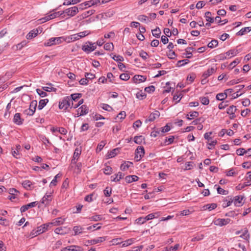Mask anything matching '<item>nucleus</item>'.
<instances>
[{"mask_svg": "<svg viewBox=\"0 0 251 251\" xmlns=\"http://www.w3.org/2000/svg\"><path fill=\"white\" fill-rule=\"evenodd\" d=\"M96 49L95 43H92L90 41L86 42L82 46V50L86 53H89L95 50Z\"/></svg>", "mask_w": 251, "mask_h": 251, "instance_id": "f257e3e1", "label": "nucleus"}, {"mask_svg": "<svg viewBox=\"0 0 251 251\" xmlns=\"http://www.w3.org/2000/svg\"><path fill=\"white\" fill-rule=\"evenodd\" d=\"M62 15V11L54 12L46 15L45 17L40 19L39 21H41V23H43Z\"/></svg>", "mask_w": 251, "mask_h": 251, "instance_id": "f03ea898", "label": "nucleus"}, {"mask_svg": "<svg viewBox=\"0 0 251 251\" xmlns=\"http://www.w3.org/2000/svg\"><path fill=\"white\" fill-rule=\"evenodd\" d=\"M71 99L69 97L63 98L61 101L59 102V108L60 109L66 110L71 106Z\"/></svg>", "mask_w": 251, "mask_h": 251, "instance_id": "7ed1b4c3", "label": "nucleus"}, {"mask_svg": "<svg viewBox=\"0 0 251 251\" xmlns=\"http://www.w3.org/2000/svg\"><path fill=\"white\" fill-rule=\"evenodd\" d=\"M62 38L59 37H53L50 38L47 42H45L44 45L45 47H50L54 45H58L61 43V40Z\"/></svg>", "mask_w": 251, "mask_h": 251, "instance_id": "20e7f679", "label": "nucleus"}, {"mask_svg": "<svg viewBox=\"0 0 251 251\" xmlns=\"http://www.w3.org/2000/svg\"><path fill=\"white\" fill-rule=\"evenodd\" d=\"M145 154L144 148L142 146H139L135 150V160L136 161H140Z\"/></svg>", "mask_w": 251, "mask_h": 251, "instance_id": "39448f33", "label": "nucleus"}, {"mask_svg": "<svg viewBox=\"0 0 251 251\" xmlns=\"http://www.w3.org/2000/svg\"><path fill=\"white\" fill-rule=\"evenodd\" d=\"M78 13L77 6H73L62 11V14H66L70 17H74Z\"/></svg>", "mask_w": 251, "mask_h": 251, "instance_id": "423d86ee", "label": "nucleus"}, {"mask_svg": "<svg viewBox=\"0 0 251 251\" xmlns=\"http://www.w3.org/2000/svg\"><path fill=\"white\" fill-rule=\"evenodd\" d=\"M37 102L36 100H33L30 104L28 109L26 110L25 112L29 116H32L34 113L37 106Z\"/></svg>", "mask_w": 251, "mask_h": 251, "instance_id": "0eeeda50", "label": "nucleus"}, {"mask_svg": "<svg viewBox=\"0 0 251 251\" xmlns=\"http://www.w3.org/2000/svg\"><path fill=\"white\" fill-rule=\"evenodd\" d=\"M231 220L230 219H217L214 221V224L218 226H223L227 225L230 223Z\"/></svg>", "mask_w": 251, "mask_h": 251, "instance_id": "6e6552de", "label": "nucleus"}, {"mask_svg": "<svg viewBox=\"0 0 251 251\" xmlns=\"http://www.w3.org/2000/svg\"><path fill=\"white\" fill-rule=\"evenodd\" d=\"M147 79V77L144 75H135L133 78V82L135 83H140L145 81Z\"/></svg>", "mask_w": 251, "mask_h": 251, "instance_id": "1a4fd4ad", "label": "nucleus"}, {"mask_svg": "<svg viewBox=\"0 0 251 251\" xmlns=\"http://www.w3.org/2000/svg\"><path fill=\"white\" fill-rule=\"evenodd\" d=\"M237 109L236 106L234 105L230 106L227 109L226 113L230 115V119H233L235 118V113Z\"/></svg>", "mask_w": 251, "mask_h": 251, "instance_id": "9d476101", "label": "nucleus"}, {"mask_svg": "<svg viewBox=\"0 0 251 251\" xmlns=\"http://www.w3.org/2000/svg\"><path fill=\"white\" fill-rule=\"evenodd\" d=\"M88 112V108L86 105H82L77 110V117L86 115Z\"/></svg>", "mask_w": 251, "mask_h": 251, "instance_id": "9b49d317", "label": "nucleus"}, {"mask_svg": "<svg viewBox=\"0 0 251 251\" xmlns=\"http://www.w3.org/2000/svg\"><path fill=\"white\" fill-rule=\"evenodd\" d=\"M37 204V201H34L31 203H29L27 204L23 205L21 208L20 211L21 213H23L27 210L29 208L35 207Z\"/></svg>", "mask_w": 251, "mask_h": 251, "instance_id": "f8f14e48", "label": "nucleus"}, {"mask_svg": "<svg viewBox=\"0 0 251 251\" xmlns=\"http://www.w3.org/2000/svg\"><path fill=\"white\" fill-rule=\"evenodd\" d=\"M217 68L215 67H212L211 68L207 69L206 71H205L202 75V77L204 78H207L216 72Z\"/></svg>", "mask_w": 251, "mask_h": 251, "instance_id": "ddd939ff", "label": "nucleus"}, {"mask_svg": "<svg viewBox=\"0 0 251 251\" xmlns=\"http://www.w3.org/2000/svg\"><path fill=\"white\" fill-rule=\"evenodd\" d=\"M125 176V174L122 172H118L117 174H115L114 176H112L110 177L111 181L114 182H118L121 179H122Z\"/></svg>", "mask_w": 251, "mask_h": 251, "instance_id": "4468645a", "label": "nucleus"}, {"mask_svg": "<svg viewBox=\"0 0 251 251\" xmlns=\"http://www.w3.org/2000/svg\"><path fill=\"white\" fill-rule=\"evenodd\" d=\"M160 115V113L158 111H155L154 112L151 113L149 116L148 118L146 120L145 122H152L156 118H158Z\"/></svg>", "mask_w": 251, "mask_h": 251, "instance_id": "2eb2a0df", "label": "nucleus"}, {"mask_svg": "<svg viewBox=\"0 0 251 251\" xmlns=\"http://www.w3.org/2000/svg\"><path fill=\"white\" fill-rule=\"evenodd\" d=\"M52 199V196L51 194L48 195L46 194L42 199L41 202L45 205H48L51 201Z\"/></svg>", "mask_w": 251, "mask_h": 251, "instance_id": "dca6fc26", "label": "nucleus"}, {"mask_svg": "<svg viewBox=\"0 0 251 251\" xmlns=\"http://www.w3.org/2000/svg\"><path fill=\"white\" fill-rule=\"evenodd\" d=\"M243 199V197L237 196H236L234 198V200L232 201H234V203L235 206H240L243 203V202H242Z\"/></svg>", "mask_w": 251, "mask_h": 251, "instance_id": "f3484780", "label": "nucleus"}, {"mask_svg": "<svg viewBox=\"0 0 251 251\" xmlns=\"http://www.w3.org/2000/svg\"><path fill=\"white\" fill-rule=\"evenodd\" d=\"M39 33V31L37 29H34L30 31L26 35L27 39H30L33 37H36Z\"/></svg>", "mask_w": 251, "mask_h": 251, "instance_id": "a211bd4d", "label": "nucleus"}, {"mask_svg": "<svg viewBox=\"0 0 251 251\" xmlns=\"http://www.w3.org/2000/svg\"><path fill=\"white\" fill-rule=\"evenodd\" d=\"M241 51L240 49H233L230 50L226 52V54L227 56H230V57H233L236 55Z\"/></svg>", "mask_w": 251, "mask_h": 251, "instance_id": "6ab92c4d", "label": "nucleus"}, {"mask_svg": "<svg viewBox=\"0 0 251 251\" xmlns=\"http://www.w3.org/2000/svg\"><path fill=\"white\" fill-rule=\"evenodd\" d=\"M106 240V237H100L96 239H92L90 241H88L89 243L92 245L96 244L99 243H101L104 241Z\"/></svg>", "mask_w": 251, "mask_h": 251, "instance_id": "aec40b11", "label": "nucleus"}, {"mask_svg": "<svg viewBox=\"0 0 251 251\" xmlns=\"http://www.w3.org/2000/svg\"><path fill=\"white\" fill-rule=\"evenodd\" d=\"M23 120H22L21 118V115L20 113H16L14 116L13 122L14 123L17 125H21L23 123Z\"/></svg>", "mask_w": 251, "mask_h": 251, "instance_id": "412c9836", "label": "nucleus"}, {"mask_svg": "<svg viewBox=\"0 0 251 251\" xmlns=\"http://www.w3.org/2000/svg\"><path fill=\"white\" fill-rule=\"evenodd\" d=\"M138 179L139 177L135 175L128 176L125 177V180L127 183H131L134 181H136Z\"/></svg>", "mask_w": 251, "mask_h": 251, "instance_id": "4be33fe9", "label": "nucleus"}, {"mask_svg": "<svg viewBox=\"0 0 251 251\" xmlns=\"http://www.w3.org/2000/svg\"><path fill=\"white\" fill-rule=\"evenodd\" d=\"M132 165V163L130 161H125L120 166L121 170L125 171L128 169L130 166Z\"/></svg>", "mask_w": 251, "mask_h": 251, "instance_id": "5701e85b", "label": "nucleus"}, {"mask_svg": "<svg viewBox=\"0 0 251 251\" xmlns=\"http://www.w3.org/2000/svg\"><path fill=\"white\" fill-rule=\"evenodd\" d=\"M251 30V27H246L242 28L239 31H238L236 34L238 36H242L244 35L247 32H250Z\"/></svg>", "mask_w": 251, "mask_h": 251, "instance_id": "b1692460", "label": "nucleus"}, {"mask_svg": "<svg viewBox=\"0 0 251 251\" xmlns=\"http://www.w3.org/2000/svg\"><path fill=\"white\" fill-rule=\"evenodd\" d=\"M48 86L42 87V89L45 92H56V88L53 87L51 83L47 84Z\"/></svg>", "mask_w": 251, "mask_h": 251, "instance_id": "393cba45", "label": "nucleus"}, {"mask_svg": "<svg viewBox=\"0 0 251 251\" xmlns=\"http://www.w3.org/2000/svg\"><path fill=\"white\" fill-rule=\"evenodd\" d=\"M81 153V151L78 149H76L73 155V158L72 160V163L76 164V161H75V159L76 158L78 159L79 155H80Z\"/></svg>", "mask_w": 251, "mask_h": 251, "instance_id": "a878e982", "label": "nucleus"}, {"mask_svg": "<svg viewBox=\"0 0 251 251\" xmlns=\"http://www.w3.org/2000/svg\"><path fill=\"white\" fill-rule=\"evenodd\" d=\"M64 219H63L61 217H59L54 219L52 221V222H51V224H52V225L57 226L62 224L64 222Z\"/></svg>", "mask_w": 251, "mask_h": 251, "instance_id": "bb28decb", "label": "nucleus"}, {"mask_svg": "<svg viewBox=\"0 0 251 251\" xmlns=\"http://www.w3.org/2000/svg\"><path fill=\"white\" fill-rule=\"evenodd\" d=\"M135 241V238H130L125 241L122 242V247H127L132 245Z\"/></svg>", "mask_w": 251, "mask_h": 251, "instance_id": "cd10ccee", "label": "nucleus"}, {"mask_svg": "<svg viewBox=\"0 0 251 251\" xmlns=\"http://www.w3.org/2000/svg\"><path fill=\"white\" fill-rule=\"evenodd\" d=\"M199 112L197 111H193L189 113V114H187V119L188 120H192L195 118H197L199 116Z\"/></svg>", "mask_w": 251, "mask_h": 251, "instance_id": "c85d7f7f", "label": "nucleus"}, {"mask_svg": "<svg viewBox=\"0 0 251 251\" xmlns=\"http://www.w3.org/2000/svg\"><path fill=\"white\" fill-rule=\"evenodd\" d=\"M49 101V100L47 99L41 100L39 101L38 108L39 110H41L46 105L47 103Z\"/></svg>", "mask_w": 251, "mask_h": 251, "instance_id": "c756f323", "label": "nucleus"}, {"mask_svg": "<svg viewBox=\"0 0 251 251\" xmlns=\"http://www.w3.org/2000/svg\"><path fill=\"white\" fill-rule=\"evenodd\" d=\"M226 92L219 93L216 95V99L219 100H223L227 98Z\"/></svg>", "mask_w": 251, "mask_h": 251, "instance_id": "7c9ffc66", "label": "nucleus"}, {"mask_svg": "<svg viewBox=\"0 0 251 251\" xmlns=\"http://www.w3.org/2000/svg\"><path fill=\"white\" fill-rule=\"evenodd\" d=\"M32 185V183L28 180H25L22 183L23 187L26 189H30Z\"/></svg>", "mask_w": 251, "mask_h": 251, "instance_id": "2f4dec72", "label": "nucleus"}, {"mask_svg": "<svg viewBox=\"0 0 251 251\" xmlns=\"http://www.w3.org/2000/svg\"><path fill=\"white\" fill-rule=\"evenodd\" d=\"M82 96L81 94L79 93H75L71 95V102H72V104L73 105V100H76L77 99H79Z\"/></svg>", "mask_w": 251, "mask_h": 251, "instance_id": "473e14b6", "label": "nucleus"}, {"mask_svg": "<svg viewBox=\"0 0 251 251\" xmlns=\"http://www.w3.org/2000/svg\"><path fill=\"white\" fill-rule=\"evenodd\" d=\"M83 229L84 228L80 226H75L73 228V230L75 232V235L81 233Z\"/></svg>", "mask_w": 251, "mask_h": 251, "instance_id": "72a5a7b5", "label": "nucleus"}, {"mask_svg": "<svg viewBox=\"0 0 251 251\" xmlns=\"http://www.w3.org/2000/svg\"><path fill=\"white\" fill-rule=\"evenodd\" d=\"M95 12V10L94 9H91L90 10H88L87 11H85L84 13H83L81 15V16L83 19L86 18L89 16L93 14Z\"/></svg>", "mask_w": 251, "mask_h": 251, "instance_id": "f704fd0d", "label": "nucleus"}, {"mask_svg": "<svg viewBox=\"0 0 251 251\" xmlns=\"http://www.w3.org/2000/svg\"><path fill=\"white\" fill-rule=\"evenodd\" d=\"M40 139L43 143L46 145L48 146V144H50L51 143L50 142L49 140L44 135H40L39 136Z\"/></svg>", "mask_w": 251, "mask_h": 251, "instance_id": "c9c22d12", "label": "nucleus"}, {"mask_svg": "<svg viewBox=\"0 0 251 251\" xmlns=\"http://www.w3.org/2000/svg\"><path fill=\"white\" fill-rule=\"evenodd\" d=\"M205 17L206 20L211 23H213L214 22V19L211 17V13L208 11L205 14Z\"/></svg>", "mask_w": 251, "mask_h": 251, "instance_id": "e433bc0d", "label": "nucleus"}, {"mask_svg": "<svg viewBox=\"0 0 251 251\" xmlns=\"http://www.w3.org/2000/svg\"><path fill=\"white\" fill-rule=\"evenodd\" d=\"M144 140V137L142 136H136L134 138V141L135 143L138 144H141Z\"/></svg>", "mask_w": 251, "mask_h": 251, "instance_id": "4c0bfd02", "label": "nucleus"}, {"mask_svg": "<svg viewBox=\"0 0 251 251\" xmlns=\"http://www.w3.org/2000/svg\"><path fill=\"white\" fill-rule=\"evenodd\" d=\"M152 35L156 38H159L160 34H161V30L159 27H156L155 29L152 30L151 31Z\"/></svg>", "mask_w": 251, "mask_h": 251, "instance_id": "58836bf2", "label": "nucleus"}, {"mask_svg": "<svg viewBox=\"0 0 251 251\" xmlns=\"http://www.w3.org/2000/svg\"><path fill=\"white\" fill-rule=\"evenodd\" d=\"M89 219L90 221L97 222L102 220V217L100 215H96L90 217Z\"/></svg>", "mask_w": 251, "mask_h": 251, "instance_id": "ea45409f", "label": "nucleus"}, {"mask_svg": "<svg viewBox=\"0 0 251 251\" xmlns=\"http://www.w3.org/2000/svg\"><path fill=\"white\" fill-rule=\"evenodd\" d=\"M118 149H114L112 151H111L110 152H108V154L107 155V156L108 158H112L114 157L118 153Z\"/></svg>", "mask_w": 251, "mask_h": 251, "instance_id": "a19ab883", "label": "nucleus"}, {"mask_svg": "<svg viewBox=\"0 0 251 251\" xmlns=\"http://www.w3.org/2000/svg\"><path fill=\"white\" fill-rule=\"evenodd\" d=\"M204 235L202 234H198L196 235L192 239V242L199 241L203 239Z\"/></svg>", "mask_w": 251, "mask_h": 251, "instance_id": "79ce46f5", "label": "nucleus"}, {"mask_svg": "<svg viewBox=\"0 0 251 251\" xmlns=\"http://www.w3.org/2000/svg\"><path fill=\"white\" fill-rule=\"evenodd\" d=\"M240 237L246 240H248V239L250 238V235L248 233V231L247 228H244V231L243 233L241 235Z\"/></svg>", "mask_w": 251, "mask_h": 251, "instance_id": "37998d69", "label": "nucleus"}, {"mask_svg": "<svg viewBox=\"0 0 251 251\" xmlns=\"http://www.w3.org/2000/svg\"><path fill=\"white\" fill-rule=\"evenodd\" d=\"M90 33H91V32L90 31L85 30L84 31L79 32L78 33H77V35L78 36L79 39H80V38H83V37L86 36L87 35L90 34Z\"/></svg>", "mask_w": 251, "mask_h": 251, "instance_id": "c03bdc74", "label": "nucleus"}, {"mask_svg": "<svg viewBox=\"0 0 251 251\" xmlns=\"http://www.w3.org/2000/svg\"><path fill=\"white\" fill-rule=\"evenodd\" d=\"M193 48L189 47L186 49L185 51L186 53H184V55L186 56V57L187 58H191L192 57V53L190 51L191 50H192Z\"/></svg>", "mask_w": 251, "mask_h": 251, "instance_id": "a18cd8bd", "label": "nucleus"}, {"mask_svg": "<svg viewBox=\"0 0 251 251\" xmlns=\"http://www.w3.org/2000/svg\"><path fill=\"white\" fill-rule=\"evenodd\" d=\"M112 169L109 166H106L103 169V173L106 175H110L112 174Z\"/></svg>", "mask_w": 251, "mask_h": 251, "instance_id": "49530a36", "label": "nucleus"}, {"mask_svg": "<svg viewBox=\"0 0 251 251\" xmlns=\"http://www.w3.org/2000/svg\"><path fill=\"white\" fill-rule=\"evenodd\" d=\"M69 250V251H83L82 249L80 247L77 246H70Z\"/></svg>", "mask_w": 251, "mask_h": 251, "instance_id": "de8ad7c7", "label": "nucleus"}, {"mask_svg": "<svg viewBox=\"0 0 251 251\" xmlns=\"http://www.w3.org/2000/svg\"><path fill=\"white\" fill-rule=\"evenodd\" d=\"M189 60L188 59H183L181 60H179L177 63V66L181 67L183 66L189 62Z\"/></svg>", "mask_w": 251, "mask_h": 251, "instance_id": "09e8293b", "label": "nucleus"}, {"mask_svg": "<svg viewBox=\"0 0 251 251\" xmlns=\"http://www.w3.org/2000/svg\"><path fill=\"white\" fill-rule=\"evenodd\" d=\"M218 45V42L217 40L213 39L208 44V47L210 48H213L217 46Z\"/></svg>", "mask_w": 251, "mask_h": 251, "instance_id": "8fccbe9b", "label": "nucleus"}, {"mask_svg": "<svg viewBox=\"0 0 251 251\" xmlns=\"http://www.w3.org/2000/svg\"><path fill=\"white\" fill-rule=\"evenodd\" d=\"M112 58L117 62H123L124 60V57L120 55H114Z\"/></svg>", "mask_w": 251, "mask_h": 251, "instance_id": "3c124183", "label": "nucleus"}, {"mask_svg": "<svg viewBox=\"0 0 251 251\" xmlns=\"http://www.w3.org/2000/svg\"><path fill=\"white\" fill-rule=\"evenodd\" d=\"M106 144V143L104 141H101L98 145L97 148V152H100V151L105 145Z\"/></svg>", "mask_w": 251, "mask_h": 251, "instance_id": "603ef678", "label": "nucleus"}, {"mask_svg": "<svg viewBox=\"0 0 251 251\" xmlns=\"http://www.w3.org/2000/svg\"><path fill=\"white\" fill-rule=\"evenodd\" d=\"M36 92L38 93V94L41 97H45L47 96V94L46 92L44 91L42 89H37Z\"/></svg>", "mask_w": 251, "mask_h": 251, "instance_id": "864d4df0", "label": "nucleus"}, {"mask_svg": "<svg viewBox=\"0 0 251 251\" xmlns=\"http://www.w3.org/2000/svg\"><path fill=\"white\" fill-rule=\"evenodd\" d=\"M200 100L201 103L205 105H208L209 103V100L208 97H201Z\"/></svg>", "mask_w": 251, "mask_h": 251, "instance_id": "5fc2aeb1", "label": "nucleus"}, {"mask_svg": "<svg viewBox=\"0 0 251 251\" xmlns=\"http://www.w3.org/2000/svg\"><path fill=\"white\" fill-rule=\"evenodd\" d=\"M228 105V101H223L221 103H219V105H218V108L220 109H224V108H225L226 106H227Z\"/></svg>", "mask_w": 251, "mask_h": 251, "instance_id": "6e6d98bb", "label": "nucleus"}, {"mask_svg": "<svg viewBox=\"0 0 251 251\" xmlns=\"http://www.w3.org/2000/svg\"><path fill=\"white\" fill-rule=\"evenodd\" d=\"M146 97V94L142 91L138 92L136 94V98L139 100H143Z\"/></svg>", "mask_w": 251, "mask_h": 251, "instance_id": "4d7b16f0", "label": "nucleus"}, {"mask_svg": "<svg viewBox=\"0 0 251 251\" xmlns=\"http://www.w3.org/2000/svg\"><path fill=\"white\" fill-rule=\"evenodd\" d=\"M171 129V128L170 126H169L168 125H166L164 127H162L160 128H159V130L161 133H165L167 132H168Z\"/></svg>", "mask_w": 251, "mask_h": 251, "instance_id": "13d9d810", "label": "nucleus"}, {"mask_svg": "<svg viewBox=\"0 0 251 251\" xmlns=\"http://www.w3.org/2000/svg\"><path fill=\"white\" fill-rule=\"evenodd\" d=\"M113 44L112 43H107L104 45V49L107 50H110L113 49Z\"/></svg>", "mask_w": 251, "mask_h": 251, "instance_id": "bf43d9fd", "label": "nucleus"}, {"mask_svg": "<svg viewBox=\"0 0 251 251\" xmlns=\"http://www.w3.org/2000/svg\"><path fill=\"white\" fill-rule=\"evenodd\" d=\"M130 78V76L127 74H122L120 75V78L123 80L126 81L128 80Z\"/></svg>", "mask_w": 251, "mask_h": 251, "instance_id": "052dcab7", "label": "nucleus"}, {"mask_svg": "<svg viewBox=\"0 0 251 251\" xmlns=\"http://www.w3.org/2000/svg\"><path fill=\"white\" fill-rule=\"evenodd\" d=\"M112 189L107 187L103 191L104 194L106 197H109L111 194Z\"/></svg>", "mask_w": 251, "mask_h": 251, "instance_id": "680f3d73", "label": "nucleus"}, {"mask_svg": "<svg viewBox=\"0 0 251 251\" xmlns=\"http://www.w3.org/2000/svg\"><path fill=\"white\" fill-rule=\"evenodd\" d=\"M101 107L103 109L106 110L107 111H110L111 110H112V107H111L110 105H109L107 104L102 103L101 104Z\"/></svg>", "mask_w": 251, "mask_h": 251, "instance_id": "e2e57ef3", "label": "nucleus"}, {"mask_svg": "<svg viewBox=\"0 0 251 251\" xmlns=\"http://www.w3.org/2000/svg\"><path fill=\"white\" fill-rule=\"evenodd\" d=\"M217 204L216 203H214L210 204H207L205 205V206H206L205 209H207L210 211V210L215 209L217 207Z\"/></svg>", "mask_w": 251, "mask_h": 251, "instance_id": "0e129e2a", "label": "nucleus"}, {"mask_svg": "<svg viewBox=\"0 0 251 251\" xmlns=\"http://www.w3.org/2000/svg\"><path fill=\"white\" fill-rule=\"evenodd\" d=\"M145 91L149 93L153 92L155 91V87L153 85H151L149 87H146Z\"/></svg>", "mask_w": 251, "mask_h": 251, "instance_id": "69168bd1", "label": "nucleus"}, {"mask_svg": "<svg viewBox=\"0 0 251 251\" xmlns=\"http://www.w3.org/2000/svg\"><path fill=\"white\" fill-rule=\"evenodd\" d=\"M139 56L144 60H146L147 58L148 54L146 51L141 50L139 53Z\"/></svg>", "mask_w": 251, "mask_h": 251, "instance_id": "338daca9", "label": "nucleus"}, {"mask_svg": "<svg viewBox=\"0 0 251 251\" xmlns=\"http://www.w3.org/2000/svg\"><path fill=\"white\" fill-rule=\"evenodd\" d=\"M240 62V60L238 59H236L235 60L232 61L229 65V68L230 69H232L234 67H235L236 65H237Z\"/></svg>", "mask_w": 251, "mask_h": 251, "instance_id": "774afa93", "label": "nucleus"}]
</instances>
